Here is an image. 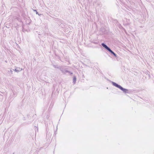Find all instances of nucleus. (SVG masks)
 <instances>
[{
  "label": "nucleus",
  "mask_w": 154,
  "mask_h": 154,
  "mask_svg": "<svg viewBox=\"0 0 154 154\" xmlns=\"http://www.w3.org/2000/svg\"><path fill=\"white\" fill-rule=\"evenodd\" d=\"M112 83L114 86L119 88L120 89L122 90L124 92L126 93L128 91V89L124 88L120 85L117 84L116 83L114 82H112Z\"/></svg>",
  "instance_id": "1"
},
{
  "label": "nucleus",
  "mask_w": 154,
  "mask_h": 154,
  "mask_svg": "<svg viewBox=\"0 0 154 154\" xmlns=\"http://www.w3.org/2000/svg\"><path fill=\"white\" fill-rule=\"evenodd\" d=\"M102 45L107 50L110 52L111 54H112L115 57L117 56L116 54L112 51L106 45L103 43L102 44Z\"/></svg>",
  "instance_id": "2"
},
{
  "label": "nucleus",
  "mask_w": 154,
  "mask_h": 154,
  "mask_svg": "<svg viewBox=\"0 0 154 154\" xmlns=\"http://www.w3.org/2000/svg\"><path fill=\"white\" fill-rule=\"evenodd\" d=\"M22 70V68H20V67H16V68L15 69V71L16 72H19Z\"/></svg>",
  "instance_id": "3"
},
{
  "label": "nucleus",
  "mask_w": 154,
  "mask_h": 154,
  "mask_svg": "<svg viewBox=\"0 0 154 154\" xmlns=\"http://www.w3.org/2000/svg\"><path fill=\"white\" fill-rule=\"evenodd\" d=\"M76 81V78L75 77H74L73 78V82H74V84H75V83Z\"/></svg>",
  "instance_id": "4"
},
{
  "label": "nucleus",
  "mask_w": 154,
  "mask_h": 154,
  "mask_svg": "<svg viewBox=\"0 0 154 154\" xmlns=\"http://www.w3.org/2000/svg\"><path fill=\"white\" fill-rule=\"evenodd\" d=\"M36 14H38V15H40L38 13V12H37V11H36Z\"/></svg>",
  "instance_id": "5"
},
{
  "label": "nucleus",
  "mask_w": 154,
  "mask_h": 154,
  "mask_svg": "<svg viewBox=\"0 0 154 154\" xmlns=\"http://www.w3.org/2000/svg\"><path fill=\"white\" fill-rule=\"evenodd\" d=\"M33 11H36V10H33Z\"/></svg>",
  "instance_id": "6"
}]
</instances>
